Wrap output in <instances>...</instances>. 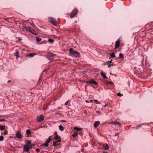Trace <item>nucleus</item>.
<instances>
[{
  "instance_id": "nucleus-7",
  "label": "nucleus",
  "mask_w": 153,
  "mask_h": 153,
  "mask_svg": "<svg viewBox=\"0 0 153 153\" xmlns=\"http://www.w3.org/2000/svg\"><path fill=\"white\" fill-rule=\"evenodd\" d=\"M44 116L41 115L37 117L36 118V120L39 122H41L44 120Z\"/></svg>"
},
{
  "instance_id": "nucleus-6",
  "label": "nucleus",
  "mask_w": 153,
  "mask_h": 153,
  "mask_svg": "<svg viewBox=\"0 0 153 153\" xmlns=\"http://www.w3.org/2000/svg\"><path fill=\"white\" fill-rule=\"evenodd\" d=\"M48 20L50 23L52 24L53 25H57L56 20L55 18L49 17L48 18Z\"/></svg>"
},
{
  "instance_id": "nucleus-28",
  "label": "nucleus",
  "mask_w": 153,
  "mask_h": 153,
  "mask_svg": "<svg viewBox=\"0 0 153 153\" xmlns=\"http://www.w3.org/2000/svg\"><path fill=\"white\" fill-rule=\"evenodd\" d=\"M48 41L49 42L51 43H53L54 42V40L53 39H48Z\"/></svg>"
},
{
  "instance_id": "nucleus-11",
  "label": "nucleus",
  "mask_w": 153,
  "mask_h": 153,
  "mask_svg": "<svg viewBox=\"0 0 153 153\" xmlns=\"http://www.w3.org/2000/svg\"><path fill=\"white\" fill-rule=\"evenodd\" d=\"M100 124V122L99 121H97L95 122L94 124V126L95 128H97Z\"/></svg>"
},
{
  "instance_id": "nucleus-17",
  "label": "nucleus",
  "mask_w": 153,
  "mask_h": 153,
  "mask_svg": "<svg viewBox=\"0 0 153 153\" xmlns=\"http://www.w3.org/2000/svg\"><path fill=\"white\" fill-rule=\"evenodd\" d=\"M78 133L76 131H74V133L72 134V136L74 137H75L77 135Z\"/></svg>"
},
{
  "instance_id": "nucleus-2",
  "label": "nucleus",
  "mask_w": 153,
  "mask_h": 153,
  "mask_svg": "<svg viewBox=\"0 0 153 153\" xmlns=\"http://www.w3.org/2000/svg\"><path fill=\"white\" fill-rule=\"evenodd\" d=\"M51 140V136H50L45 141V142L41 145V146H45L46 147H48L49 145V143Z\"/></svg>"
},
{
  "instance_id": "nucleus-47",
  "label": "nucleus",
  "mask_w": 153,
  "mask_h": 153,
  "mask_svg": "<svg viewBox=\"0 0 153 153\" xmlns=\"http://www.w3.org/2000/svg\"><path fill=\"white\" fill-rule=\"evenodd\" d=\"M103 153H107L106 152H104Z\"/></svg>"
},
{
  "instance_id": "nucleus-45",
  "label": "nucleus",
  "mask_w": 153,
  "mask_h": 153,
  "mask_svg": "<svg viewBox=\"0 0 153 153\" xmlns=\"http://www.w3.org/2000/svg\"><path fill=\"white\" fill-rule=\"evenodd\" d=\"M85 102H88V100H85Z\"/></svg>"
},
{
  "instance_id": "nucleus-15",
  "label": "nucleus",
  "mask_w": 153,
  "mask_h": 153,
  "mask_svg": "<svg viewBox=\"0 0 153 153\" xmlns=\"http://www.w3.org/2000/svg\"><path fill=\"white\" fill-rule=\"evenodd\" d=\"M5 128V125H0V130L2 131Z\"/></svg>"
},
{
  "instance_id": "nucleus-1",
  "label": "nucleus",
  "mask_w": 153,
  "mask_h": 153,
  "mask_svg": "<svg viewBox=\"0 0 153 153\" xmlns=\"http://www.w3.org/2000/svg\"><path fill=\"white\" fill-rule=\"evenodd\" d=\"M70 53L72 56L76 57H79L80 54L79 52L75 51H73L72 49H70Z\"/></svg>"
},
{
  "instance_id": "nucleus-46",
  "label": "nucleus",
  "mask_w": 153,
  "mask_h": 153,
  "mask_svg": "<svg viewBox=\"0 0 153 153\" xmlns=\"http://www.w3.org/2000/svg\"><path fill=\"white\" fill-rule=\"evenodd\" d=\"M99 112H100V111H97V113H99Z\"/></svg>"
},
{
  "instance_id": "nucleus-44",
  "label": "nucleus",
  "mask_w": 153,
  "mask_h": 153,
  "mask_svg": "<svg viewBox=\"0 0 153 153\" xmlns=\"http://www.w3.org/2000/svg\"><path fill=\"white\" fill-rule=\"evenodd\" d=\"M11 82V81L10 80H9V81H7V82L8 83H9V82Z\"/></svg>"
},
{
  "instance_id": "nucleus-48",
  "label": "nucleus",
  "mask_w": 153,
  "mask_h": 153,
  "mask_svg": "<svg viewBox=\"0 0 153 153\" xmlns=\"http://www.w3.org/2000/svg\"><path fill=\"white\" fill-rule=\"evenodd\" d=\"M47 153H48L47 152Z\"/></svg>"
},
{
  "instance_id": "nucleus-5",
  "label": "nucleus",
  "mask_w": 153,
  "mask_h": 153,
  "mask_svg": "<svg viewBox=\"0 0 153 153\" xmlns=\"http://www.w3.org/2000/svg\"><path fill=\"white\" fill-rule=\"evenodd\" d=\"M24 151L26 152H29V149H32V147L30 145H26L24 146Z\"/></svg>"
},
{
  "instance_id": "nucleus-35",
  "label": "nucleus",
  "mask_w": 153,
  "mask_h": 153,
  "mask_svg": "<svg viewBox=\"0 0 153 153\" xmlns=\"http://www.w3.org/2000/svg\"><path fill=\"white\" fill-rule=\"evenodd\" d=\"M5 120L4 119H0V122H2L5 121Z\"/></svg>"
},
{
  "instance_id": "nucleus-33",
  "label": "nucleus",
  "mask_w": 153,
  "mask_h": 153,
  "mask_svg": "<svg viewBox=\"0 0 153 153\" xmlns=\"http://www.w3.org/2000/svg\"><path fill=\"white\" fill-rule=\"evenodd\" d=\"M117 96H123V95L121 94L119 92V93H118Z\"/></svg>"
},
{
  "instance_id": "nucleus-37",
  "label": "nucleus",
  "mask_w": 153,
  "mask_h": 153,
  "mask_svg": "<svg viewBox=\"0 0 153 153\" xmlns=\"http://www.w3.org/2000/svg\"><path fill=\"white\" fill-rule=\"evenodd\" d=\"M106 62H109V63H112V59H111V60L109 61H108Z\"/></svg>"
},
{
  "instance_id": "nucleus-25",
  "label": "nucleus",
  "mask_w": 153,
  "mask_h": 153,
  "mask_svg": "<svg viewBox=\"0 0 153 153\" xmlns=\"http://www.w3.org/2000/svg\"><path fill=\"white\" fill-rule=\"evenodd\" d=\"M36 40L37 42H39L42 40V39L39 37H36Z\"/></svg>"
},
{
  "instance_id": "nucleus-36",
  "label": "nucleus",
  "mask_w": 153,
  "mask_h": 153,
  "mask_svg": "<svg viewBox=\"0 0 153 153\" xmlns=\"http://www.w3.org/2000/svg\"><path fill=\"white\" fill-rule=\"evenodd\" d=\"M10 18H5L4 19V20L8 21Z\"/></svg>"
},
{
  "instance_id": "nucleus-24",
  "label": "nucleus",
  "mask_w": 153,
  "mask_h": 153,
  "mask_svg": "<svg viewBox=\"0 0 153 153\" xmlns=\"http://www.w3.org/2000/svg\"><path fill=\"white\" fill-rule=\"evenodd\" d=\"M26 133L27 134H30L31 133V131L29 129H27L26 130Z\"/></svg>"
},
{
  "instance_id": "nucleus-41",
  "label": "nucleus",
  "mask_w": 153,
  "mask_h": 153,
  "mask_svg": "<svg viewBox=\"0 0 153 153\" xmlns=\"http://www.w3.org/2000/svg\"><path fill=\"white\" fill-rule=\"evenodd\" d=\"M107 106H108V105L107 104H105V105H103V107H105Z\"/></svg>"
},
{
  "instance_id": "nucleus-4",
  "label": "nucleus",
  "mask_w": 153,
  "mask_h": 153,
  "mask_svg": "<svg viewBox=\"0 0 153 153\" xmlns=\"http://www.w3.org/2000/svg\"><path fill=\"white\" fill-rule=\"evenodd\" d=\"M77 10L76 9H74L70 14L71 18H72L74 17L76 15H77Z\"/></svg>"
},
{
  "instance_id": "nucleus-31",
  "label": "nucleus",
  "mask_w": 153,
  "mask_h": 153,
  "mask_svg": "<svg viewBox=\"0 0 153 153\" xmlns=\"http://www.w3.org/2000/svg\"><path fill=\"white\" fill-rule=\"evenodd\" d=\"M114 83L113 82L110 81H108L107 82V84L108 85L113 84Z\"/></svg>"
},
{
  "instance_id": "nucleus-32",
  "label": "nucleus",
  "mask_w": 153,
  "mask_h": 153,
  "mask_svg": "<svg viewBox=\"0 0 153 153\" xmlns=\"http://www.w3.org/2000/svg\"><path fill=\"white\" fill-rule=\"evenodd\" d=\"M57 142H53V145L54 146H57Z\"/></svg>"
},
{
  "instance_id": "nucleus-3",
  "label": "nucleus",
  "mask_w": 153,
  "mask_h": 153,
  "mask_svg": "<svg viewBox=\"0 0 153 153\" xmlns=\"http://www.w3.org/2000/svg\"><path fill=\"white\" fill-rule=\"evenodd\" d=\"M56 56V55L51 53H49L46 57L48 59L51 60L54 58Z\"/></svg>"
},
{
  "instance_id": "nucleus-18",
  "label": "nucleus",
  "mask_w": 153,
  "mask_h": 153,
  "mask_svg": "<svg viewBox=\"0 0 153 153\" xmlns=\"http://www.w3.org/2000/svg\"><path fill=\"white\" fill-rule=\"evenodd\" d=\"M109 55L110 56L113 58H115L116 57V56L114 53H109Z\"/></svg>"
},
{
  "instance_id": "nucleus-22",
  "label": "nucleus",
  "mask_w": 153,
  "mask_h": 153,
  "mask_svg": "<svg viewBox=\"0 0 153 153\" xmlns=\"http://www.w3.org/2000/svg\"><path fill=\"white\" fill-rule=\"evenodd\" d=\"M109 148V146L107 144H106V146L104 147V149L105 150H108Z\"/></svg>"
},
{
  "instance_id": "nucleus-42",
  "label": "nucleus",
  "mask_w": 153,
  "mask_h": 153,
  "mask_svg": "<svg viewBox=\"0 0 153 153\" xmlns=\"http://www.w3.org/2000/svg\"><path fill=\"white\" fill-rule=\"evenodd\" d=\"M30 145L31 146H35V144H31H31Z\"/></svg>"
},
{
  "instance_id": "nucleus-40",
  "label": "nucleus",
  "mask_w": 153,
  "mask_h": 153,
  "mask_svg": "<svg viewBox=\"0 0 153 153\" xmlns=\"http://www.w3.org/2000/svg\"><path fill=\"white\" fill-rule=\"evenodd\" d=\"M68 101H67L65 103V105H67V104H68Z\"/></svg>"
},
{
  "instance_id": "nucleus-9",
  "label": "nucleus",
  "mask_w": 153,
  "mask_h": 153,
  "mask_svg": "<svg viewBox=\"0 0 153 153\" xmlns=\"http://www.w3.org/2000/svg\"><path fill=\"white\" fill-rule=\"evenodd\" d=\"M100 75L104 79H107L108 77L106 76V74L104 73L102 71L100 73Z\"/></svg>"
},
{
  "instance_id": "nucleus-20",
  "label": "nucleus",
  "mask_w": 153,
  "mask_h": 153,
  "mask_svg": "<svg viewBox=\"0 0 153 153\" xmlns=\"http://www.w3.org/2000/svg\"><path fill=\"white\" fill-rule=\"evenodd\" d=\"M19 52L18 50H17L16 51V52L15 54V56L17 58H18L19 57Z\"/></svg>"
},
{
  "instance_id": "nucleus-43",
  "label": "nucleus",
  "mask_w": 153,
  "mask_h": 153,
  "mask_svg": "<svg viewBox=\"0 0 153 153\" xmlns=\"http://www.w3.org/2000/svg\"><path fill=\"white\" fill-rule=\"evenodd\" d=\"M119 134V133H117V134H115V136H117Z\"/></svg>"
},
{
  "instance_id": "nucleus-21",
  "label": "nucleus",
  "mask_w": 153,
  "mask_h": 153,
  "mask_svg": "<svg viewBox=\"0 0 153 153\" xmlns=\"http://www.w3.org/2000/svg\"><path fill=\"white\" fill-rule=\"evenodd\" d=\"M74 128L75 130L78 131H81L82 130L81 128H78V127H74Z\"/></svg>"
},
{
  "instance_id": "nucleus-29",
  "label": "nucleus",
  "mask_w": 153,
  "mask_h": 153,
  "mask_svg": "<svg viewBox=\"0 0 153 153\" xmlns=\"http://www.w3.org/2000/svg\"><path fill=\"white\" fill-rule=\"evenodd\" d=\"M4 139V137L3 136H0V141H2Z\"/></svg>"
},
{
  "instance_id": "nucleus-34",
  "label": "nucleus",
  "mask_w": 153,
  "mask_h": 153,
  "mask_svg": "<svg viewBox=\"0 0 153 153\" xmlns=\"http://www.w3.org/2000/svg\"><path fill=\"white\" fill-rule=\"evenodd\" d=\"M36 151L37 152H40V149H37L36 150Z\"/></svg>"
},
{
  "instance_id": "nucleus-39",
  "label": "nucleus",
  "mask_w": 153,
  "mask_h": 153,
  "mask_svg": "<svg viewBox=\"0 0 153 153\" xmlns=\"http://www.w3.org/2000/svg\"><path fill=\"white\" fill-rule=\"evenodd\" d=\"M66 121L65 120H62L61 122H66Z\"/></svg>"
},
{
  "instance_id": "nucleus-38",
  "label": "nucleus",
  "mask_w": 153,
  "mask_h": 153,
  "mask_svg": "<svg viewBox=\"0 0 153 153\" xmlns=\"http://www.w3.org/2000/svg\"><path fill=\"white\" fill-rule=\"evenodd\" d=\"M4 134H7V131H6L4 132Z\"/></svg>"
},
{
  "instance_id": "nucleus-23",
  "label": "nucleus",
  "mask_w": 153,
  "mask_h": 153,
  "mask_svg": "<svg viewBox=\"0 0 153 153\" xmlns=\"http://www.w3.org/2000/svg\"><path fill=\"white\" fill-rule=\"evenodd\" d=\"M107 64L108 65V67L110 68L112 65H113L112 64H111V63H109V62H106Z\"/></svg>"
},
{
  "instance_id": "nucleus-8",
  "label": "nucleus",
  "mask_w": 153,
  "mask_h": 153,
  "mask_svg": "<svg viewBox=\"0 0 153 153\" xmlns=\"http://www.w3.org/2000/svg\"><path fill=\"white\" fill-rule=\"evenodd\" d=\"M86 83L87 84H89V83L95 85H97L98 84L97 82L94 81L93 80H91L89 81H86Z\"/></svg>"
},
{
  "instance_id": "nucleus-12",
  "label": "nucleus",
  "mask_w": 153,
  "mask_h": 153,
  "mask_svg": "<svg viewBox=\"0 0 153 153\" xmlns=\"http://www.w3.org/2000/svg\"><path fill=\"white\" fill-rule=\"evenodd\" d=\"M16 136L19 138L20 139L22 138V134L19 131H18L16 134Z\"/></svg>"
},
{
  "instance_id": "nucleus-16",
  "label": "nucleus",
  "mask_w": 153,
  "mask_h": 153,
  "mask_svg": "<svg viewBox=\"0 0 153 153\" xmlns=\"http://www.w3.org/2000/svg\"><path fill=\"white\" fill-rule=\"evenodd\" d=\"M59 128L60 131H62L64 130V128L63 126L61 125H60L59 126Z\"/></svg>"
},
{
  "instance_id": "nucleus-19",
  "label": "nucleus",
  "mask_w": 153,
  "mask_h": 153,
  "mask_svg": "<svg viewBox=\"0 0 153 153\" xmlns=\"http://www.w3.org/2000/svg\"><path fill=\"white\" fill-rule=\"evenodd\" d=\"M27 142L26 143V145H30L31 144V141H29L28 140H26L25 143Z\"/></svg>"
},
{
  "instance_id": "nucleus-30",
  "label": "nucleus",
  "mask_w": 153,
  "mask_h": 153,
  "mask_svg": "<svg viewBox=\"0 0 153 153\" xmlns=\"http://www.w3.org/2000/svg\"><path fill=\"white\" fill-rule=\"evenodd\" d=\"M119 57L121 58H122L123 57V54L122 53H120L119 55Z\"/></svg>"
},
{
  "instance_id": "nucleus-13",
  "label": "nucleus",
  "mask_w": 153,
  "mask_h": 153,
  "mask_svg": "<svg viewBox=\"0 0 153 153\" xmlns=\"http://www.w3.org/2000/svg\"><path fill=\"white\" fill-rule=\"evenodd\" d=\"M111 124H112L114 125H117L120 126L121 125L120 123L119 122H112L111 123Z\"/></svg>"
},
{
  "instance_id": "nucleus-14",
  "label": "nucleus",
  "mask_w": 153,
  "mask_h": 153,
  "mask_svg": "<svg viewBox=\"0 0 153 153\" xmlns=\"http://www.w3.org/2000/svg\"><path fill=\"white\" fill-rule=\"evenodd\" d=\"M54 139L56 140H58V141L59 142H60L61 141V140L60 139V137L57 134L54 137Z\"/></svg>"
},
{
  "instance_id": "nucleus-10",
  "label": "nucleus",
  "mask_w": 153,
  "mask_h": 153,
  "mask_svg": "<svg viewBox=\"0 0 153 153\" xmlns=\"http://www.w3.org/2000/svg\"><path fill=\"white\" fill-rule=\"evenodd\" d=\"M120 41L119 39H117L115 42V47L116 48H118L120 45Z\"/></svg>"
},
{
  "instance_id": "nucleus-26",
  "label": "nucleus",
  "mask_w": 153,
  "mask_h": 153,
  "mask_svg": "<svg viewBox=\"0 0 153 153\" xmlns=\"http://www.w3.org/2000/svg\"><path fill=\"white\" fill-rule=\"evenodd\" d=\"M36 54L35 53H30L29 54L28 56L30 57H32Z\"/></svg>"
},
{
  "instance_id": "nucleus-27",
  "label": "nucleus",
  "mask_w": 153,
  "mask_h": 153,
  "mask_svg": "<svg viewBox=\"0 0 153 153\" xmlns=\"http://www.w3.org/2000/svg\"><path fill=\"white\" fill-rule=\"evenodd\" d=\"M30 27H29L28 28L27 27H25L24 29H25L26 30H29L30 32L31 33H33V34H34V33L31 31V30L29 29H30Z\"/></svg>"
}]
</instances>
